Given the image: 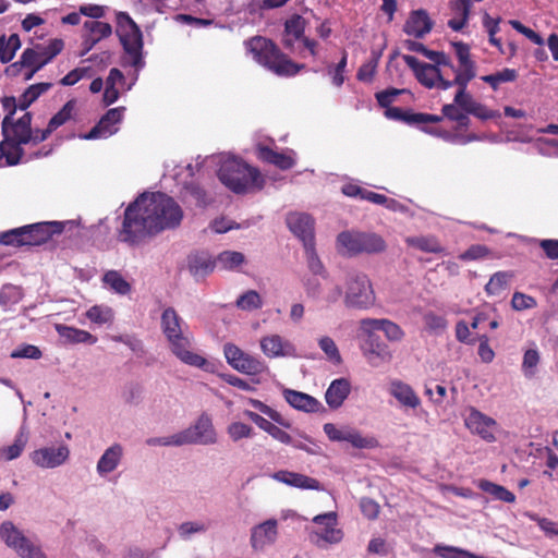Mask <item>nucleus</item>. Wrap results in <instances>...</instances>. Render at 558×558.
Here are the masks:
<instances>
[{"label":"nucleus","instance_id":"20e7f679","mask_svg":"<svg viewBox=\"0 0 558 558\" xmlns=\"http://www.w3.org/2000/svg\"><path fill=\"white\" fill-rule=\"evenodd\" d=\"M32 120L33 114L31 112H25L19 119L3 118L1 132L3 141L11 149L7 156L8 166H16L22 161L24 156L23 145H27L32 141Z\"/></svg>","mask_w":558,"mask_h":558},{"label":"nucleus","instance_id":"603ef678","mask_svg":"<svg viewBox=\"0 0 558 558\" xmlns=\"http://www.w3.org/2000/svg\"><path fill=\"white\" fill-rule=\"evenodd\" d=\"M236 306L243 311L258 310L263 306V301L257 291L248 290L238 298Z\"/></svg>","mask_w":558,"mask_h":558},{"label":"nucleus","instance_id":"864d4df0","mask_svg":"<svg viewBox=\"0 0 558 558\" xmlns=\"http://www.w3.org/2000/svg\"><path fill=\"white\" fill-rule=\"evenodd\" d=\"M24 226L2 232L0 234V244L14 247L24 246Z\"/></svg>","mask_w":558,"mask_h":558},{"label":"nucleus","instance_id":"0e129e2a","mask_svg":"<svg viewBox=\"0 0 558 558\" xmlns=\"http://www.w3.org/2000/svg\"><path fill=\"white\" fill-rule=\"evenodd\" d=\"M381 331H384L386 338L389 341H401L404 337V331L402 328L398 324L386 318Z\"/></svg>","mask_w":558,"mask_h":558},{"label":"nucleus","instance_id":"c85d7f7f","mask_svg":"<svg viewBox=\"0 0 558 558\" xmlns=\"http://www.w3.org/2000/svg\"><path fill=\"white\" fill-rule=\"evenodd\" d=\"M256 150L258 159L266 163L274 165L280 170H289L295 165V160L292 156L279 153L269 146L258 145Z\"/></svg>","mask_w":558,"mask_h":558},{"label":"nucleus","instance_id":"6e6552de","mask_svg":"<svg viewBox=\"0 0 558 558\" xmlns=\"http://www.w3.org/2000/svg\"><path fill=\"white\" fill-rule=\"evenodd\" d=\"M0 538L21 558H47L41 548L27 538L11 521L1 523Z\"/></svg>","mask_w":558,"mask_h":558},{"label":"nucleus","instance_id":"680f3d73","mask_svg":"<svg viewBox=\"0 0 558 558\" xmlns=\"http://www.w3.org/2000/svg\"><path fill=\"white\" fill-rule=\"evenodd\" d=\"M511 305L515 311H523L536 307V300L527 294L514 292L511 299Z\"/></svg>","mask_w":558,"mask_h":558},{"label":"nucleus","instance_id":"473e14b6","mask_svg":"<svg viewBox=\"0 0 558 558\" xmlns=\"http://www.w3.org/2000/svg\"><path fill=\"white\" fill-rule=\"evenodd\" d=\"M350 389V383L345 378L335 379L325 393L327 404L331 409H338L348 398Z\"/></svg>","mask_w":558,"mask_h":558},{"label":"nucleus","instance_id":"37998d69","mask_svg":"<svg viewBox=\"0 0 558 558\" xmlns=\"http://www.w3.org/2000/svg\"><path fill=\"white\" fill-rule=\"evenodd\" d=\"M76 100L66 101L63 107L49 120L48 125L53 132L73 118Z\"/></svg>","mask_w":558,"mask_h":558},{"label":"nucleus","instance_id":"bb28decb","mask_svg":"<svg viewBox=\"0 0 558 558\" xmlns=\"http://www.w3.org/2000/svg\"><path fill=\"white\" fill-rule=\"evenodd\" d=\"M389 393L405 408L416 409L421 404V399L413 388L399 379L390 383Z\"/></svg>","mask_w":558,"mask_h":558},{"label":"nucleus","instance_id":"c756f323","mask_svg":"<svg viewBox=\"0 0 558 558\" xmlns=\"http://www.w3.org/2000/svg\"><path fill=\"white\" fill-rule=\"evenodd\" d=\"M283 396L286 401L296 410L314 413L322 407V403L317 399L301 391L286 389Z\"/></svg>","mask_w":558,"mask_h":558},{"label":"nucleus","instance_id":"aec40b11","mask_svg":"<svg viewBox=\"0 0 558 558\" xmlns=\"http://www.w3.org/2000/svg\"><path fill=\"white\" fill-rule=\"evenodd\" d=\"M434 22L425 9H417L410 12L403 25V33L416 39H423L432 32Z\"/></svg>","mask_w":558,"mask_h":558},{"label":"nucleus","instance_id":"5fc2aeb1","mask_svg":"<svg viewBox=\"0 0 558 558\" xmlns=\"http://www.w3.org/2000/svg\"><path fill=\"white\" fill-rule=\"evenodd\" d=\"M318 345L330 362L335 364H340L342 362L341 354L332 338L328 336L322 337L318 341Z\"/></svg>","mask_w":558,"mask_h":558},{"label":"nucleus","instance_id":"5701e85b","mask_svg":"<svg viewBox=\"0 0 558 558\" xmlns=\"http://www.w3.org/2000/svg\"><path fill=\"white\" fill-rule=\"evenodd\" d=\"M68 457L69 449L65 446L58 448L47 447L35 450L32 454V460L40 468L52 469L61 465Z\"/></svg>","mask_w":558,"mask_h":558},{"label":"nucleus","instance_id":"f704fd0d","mask_svg":"<svg viewBox=\"0 0 558 558\" xmlns=\"http://www.w3.org/2000/svg\"><path fill=\"white\" fill-rule=\"evenodd\" d=\"M56 330L69 343H96L97 338L86 330L58 324Z\"/></svg>","mask_w":558,"mask_h":558},{"label":"nucleus","instance_id":"7ed1b4c3","mask_svg":"<svg viewBox=\"0 0 558 558\" xmlns=\"http://www.w3.org/2000/svg\"><path fill=\"white\" fill-rule=\"evenodd\" d=\"M217 174L220 182L235 194H243L253 189L262 190L265 183L257 168L236 158L223 160Z\"/></svg>","mask_w":558,"mask_h":558},{"label":"nucleus","instance_id":"2eb2a0df","mask_svg":"<svg viewBox=\"0 0 558 558\" xmlns=\"http://www.w3.org/2000/svg\"><path fill=\"white\" fill-rule=\"evenodd\" d=\"M402 59L407 65L414 72L416 80L426 88H438L440 84V77L445 74L439 72L438 65H432L429 63H422L415 57L410 54H403Z\"/></svg>","mask_w":558,"mask_h":558},{"label":"nucleus","instance_id":"a19ab883","mask_svg":"<svg viewBox=\"0 0 558 558\" xmlns=\"http://www.w3.org/2000/svg\"><path fill=\"white\" fill-rule=\"evenodd\" d=\"M21 47V40L17 34H11L9 38L0 37V60L2 63L11 61L15 52Z\"/></svg>","mask_w":558,"mask_h":558},{"label":"nucleus","instance_id":"f03ea898","mask_svg":"<svg viewBox=\"0 0 558 558\" xmlns=\"http://www.w3.org/2000/svg\"><path fill=\"white\" fill-rule=\"evenodd\" d=\"M244 46L258 64L278 76H294L304 68L303 64L293 62L269 38L254 36L245 40Z\"/></svg>","mask_w":558,"mask_h":558},{"label":"nucleus","instance_id":"4468645a","mask_svg":"<svg viewBox=\"0 0 558 558\" xmlns=\"http://www.w3.org/2000/svg\"><path fill=\"white\" fill-rule=\"evenodd\" d=\"M64 225L58 221L37 222L24 226V242L28 246H38L48 242L53 234H60Z\"/></svg>","mask_w":558,"mask_h":558},{"label":"nucleus","instance_id":"c03bdc74","mask_svg":"<svg viewBox=\"0 0 558 558\" xmlns=\"http://www.w3.org/2000/svg\"><path fill=\"white\" fill-rule=\"evenodd\" d=\"M102 281L116 293L125 295L131 292V284L117 270H109L104 275Z\"/></svg>","mask_w":558,"mask_h":558},{"label":"nucleus","instance_id":"9d476101","mask_svg":"<svg viewBox=\"0 0 558 558\" xmlns=\"http://www.w3.org/2000/svg\"><path fill=\"white\" fill-rule=\"evenodd\" d=\"M223 354L228 364L240 373L259 375L266 369V365L263 361L244 352L234 343H226Z\"/></svg>","mask_w":558,"mask_h":558},{"label":"nucleus","instance_id":"f3484780","mask_svg":"<svg viewBox=\"0 0 558 558\" xmlns=\"http://www.w3.org/2000/svg\"><path fill=\"white\" fill-rule=\"evenodd\" d=\"M286 221L290 231L302 241L303 246L315 242L314 219L310 215L291 213Z\"/></svg>","mask_w":558,"mask_h":558},{"label":"nucleus","instance_id":"58836bf2","mask_svg":"<svg viewBox=\"0 0 558 558\" xmlns=\"http://www.w3.org/2000/svg\"><path fill=\"white\" fill-rule=\"evenodd\" d=\"M407 243L422 252L441 254L445 252L444 246L435 236H413L408 238Z\"/></svg>","mask_w":558,"mask_h":558},{"label":"nucleus","instance_id":"cd10ccee","mask_svg":"<svg viewBox=\"0 0 558 558\" xmlns=\"http://www.w3.org/2000/svg\"><path fill=\"white\" fill-rule=\"evenodd\" d=\"M306 27V21L299 14H293L284 22L282 45L287 49H292L296 40H302Z\"/></svg>","mask_w":558,"mask_h":558},{"label":"nucleus","instance_id":"8fccbe9b","mask_svg":"<svg viewBox=\"0 0 558 558\" xmlns=\"http://www.w3.org/2000/svg\"><path fill=\"white\" fill-rule=\"evenodd\" d=\"M86 316L92 323L104 325L112 323L113 311L108 306L94 305L86 312Z\"/></svg>","mask_w":558,"mask_h":558},{"label":"nucleus","instance_id":"f257e3e1","mask_svg":"<svg viewBox=\"0 0 558 558\" xmlns=\"http://www.w3.org/2000/svg\"><path fill=\"white\" fill-rule=\"evenodd\" d=\"M183 218L180 205L161 192L143 193L124 210L118 240L137 246L147 238L177 228Z\"/></svg>","mask_w":558,"mask_h":558},{"label":"nucleus","instance_id":"e433bc0d","mask_svg":"<svg viewBox=\"0 0 558 558\" xmlns=\"http://www.w3.org/2000/svg\"><path fill=\"white\" fill-rule=\"evenodd\" d=\"M216 263L217 259H213L207 253H197L190 257L189 268L194 276H204L210 274L215 269Z\"/></svg>","mask_w":558,"mask_h":558},{"label":"nucleus","instance_id":"412c9836","mask_svg":"<svg viewBox=\"0 0 558 558\" xmlns=\"http://www.w3.org/2000/svg\"><path fill=\"white\" fill-rule=\"evenodd\" d=\"M465 426L487 441L495 440L494 429L496 421L476 409H471L465 417Z\"/></svg>","mask_w":558,"mask_h":558},{"label":"nucleus","instance_id":"052dcab7","mask_svg":"<svg viewBox=\"0 0 558 558\" xmlns=\"http://www.w3.org/2000/svg\"><path fill=\"white\" fill-rule=\"evenodd\" d=\"M490 251L486 245L473 244L466 251L459 255L461 260H476L485 258L489 255Z\"/></svg>","mask_w":558,"mask_h":558},{"label":"nucleus","instance_id":"72a5a7b5","mask_svg":"<svg viewBox=\"0 0 558 558\" xmlns=\"http://www.w3.org/2000/svg\"><path fill=\"white\" fill-rule=\"evenodd\" d=\"M314 522L317 524L325 525V529L322 533H319V536L322 539L328 543H338L342 539V532L341 530H338L335 527L336 525V514L325 513V514H318L314 518Z\"/></svg>","mask_w":558,"mask_h":558},{"label":"nucleus","instance_id":"4c0bfd02","mask_svg":"<svg viewBox=\"0 0 558 558\" xmlns=\"http://www.w3.org/2000/svg\"><path fill=\"white\" fill-rule=\"evenodd\" d=\"M477 486L480 489L492 495L497 500L508 504H513L515 501L514 494L501 485L487 480H481Z\"/></svg>","mask_w":558,"mask_h":558},{"label":"nucleus","instance_id":"4be33fe9","mask_svg":"<svg viewBox=\"0 0 558 558\" xmlns=\"http://www.w3.org/2000/svg\"><path fill=\"white\" fill-rule=\"evenodd\" d=\"M363 354L373 366H378L379 363L389 362L392 359L389 347L381 341L378 335L366 337Z\"/></svg>","mask_w":558,"mask_h":558},{"label":"nucleus","instance_id":"de8ad7c7","mask_svg":"<svg viewBox=\"0 0 558 558\" xmlns=\"http://www.w3.org/2000/svg\"><path fill=\"white\" fill-rule=\"evenodd\" d=\"M29 53L21 54L19 61L11 63L5 69V74L10 77H21L23 81H29L33 76H27L28 70H31V65L28 64Z\"/></svg>","mask_w":558,"mask_h":558},{"label":"nucleus","instance_id":"49530a36","mask_svg":"<svg viewBox=\"0 0 558 558\" xmlns=\"http://www.w3.org/2000/svg\"><path fill=\"white\" fill-rule=\"evenodd\" d=\"M518 77V72L514 69H504L497 73L484 75L482 81L489 84L494 90H497L499 85L507 82H513Z\"/></svg>","mask_w":558,"mask_h":558},{"label":"nucleus","instance_id":"bf43d9fd","mask_svg":"<svg viewBox=\"0 0 558 558\" xmlns=\"http://www.w3.org/2000/svg\"><path fill=\"white\" fill-rule=\"evenodd\" d=\"M379 57V54L373 53V59L360 66L356 73L359 81L371 82L374 78Z\"/></svg>","mask_w":558,"mask_h":558},{"label":"nucleus","instance_id":"1a4fd4ad","mask_svg":"<svg viewBox=\"0 0 558 558\" xmlns=\"http://www.w3.org/2000/svg\"><path fill=\"white\" fill-rule=\"evenodd\" d=\"M166 339L169 343L171 353L182 363L197 368H205L208 364L204 356L192 351L193 337L189 330L181 333L170 335Z\"/></svg>","mask_w":558,"mask_h":558},{"label":"nucleus","instance_id":"338daca9","mask_svg":"<svg viewBox=\"0 0 558 558\" xmlns=\"http://www.w3.org/2000/svg\"><path fill=\"white\" fill-rule=\"evenodd\" d=\"M362 199L367 201L369 203L376 204V205H383L387 208H391L392 205L396 204V201L392 198L387 197L384 194H379L369 190L364 189L363 197Z\"/></svg>","mask_w":558,"mask_h":558},{"label":"nucleus","instance_id":"f8f14e48","mask_svg":"<svg viewBox=\"0 0 558 558\" xmlns=\"http://www.w3.org/2000/svg\"><path fill=\"white\" fill-rule=\"evenodd\" d=\"M324 432L331 441H348L353 447L359 449H373L378 446L375 437H364L362 434L353 428L344 427L338 428L332 423L324 425Z\"/></svg>","mask_w":558,"mask_h":558},{"label":"nucleus","instance_id":"dca6fc26","mask_svg":"<svg viewBox=\"0 0 558 558\" xmlns=\"http://www.w3.org/2000/svg\"><path fill=\"white\" fill-rule=\"evenodd\" d=\"M454 48L461 72L453 78L452 83L457 86L469 85V83L476 76V65L471 59L470 46L462 41L451 43Z\"/></svg>","mask_w":558,"mask_h":558},{"label":"nucleus","instance_id":"09e8293b","mask_svg":"<svg viewBox=\"0 0 558 558\" xmlns=\"http://www.w3.org/2000/svg\"><path fill=\"white\" fill-rule=\"evenodd\" d=\"M245 260L240 252L225 251L217 256V264L226 270H234Z\"/></svg>","mask_w":558,"mask_h":558},{"label":"nucleus","instance_id":"ddd939ff","mask_svg":"<svg viewBox=\"0 0 558 558\" xmlns=\"http://www.w3.org/2000/svg\"><path fill=\"white\" fill-rule=\"evenodd\" d=\"M64 47L62 39L54 38L49 41L48 46L36 48H27L23 51L24 54L29 53V60L27 61L31 65V70L27 72V76H34L41 68L49 63L56 56H58Z\"/></svg>","mask_w":558,"mask_h":558},{"label":"nucleus","instance_id":"39448f33","mask_svg":"<svg viewBox=\"0 0 558 558\" xmlns=\"http://www.w3.org/2000/svg\"><path fill=\"white\" fill-rule=\"evenodd\" d=\"M116 34L120 39L124 52L130 58V64L135 69L144 66L143 35L138 25L126 12L116 14Z\"/></svg>","mask_w":558,"mask_h":558},{"label":"nucleus","instance_id":"393cba45","mask_svg":"<svg viewBox=\"0 0 558 558\" xmlns=\"http://www.w3.org/2000/svg\"><path fill=\"white\" fill-rule=\"evenodd\" d=\"M272 477L278 482L300 489L319 490L322 488L319 481L316 478L296 472L281 470L276 472Z\"/></svg>","mask_w":558,"mask_h":558},{"label":"nucleus","instance_id":"423d86ee","mask_svg":"<svg viewBox=\"0 0 558 558\" xmlns=\"http://www.w3.org/2000/svg\"><path fill=\"white\" fill-rule=\"evenodd\" d=\"M338 251L342 255L377 254L386 250V242L372 232L343 231L337 236Z\"/></svg>","mask_w":558,"mask_h":558},{"label":"nucleus","instance_id":"6ab92c4d","mask_svg":"<svg viewBox=\"0 0 558 558\" xmlns=\"http://www.w3.org/2000/svg\"><path fill=\"white\" fill-rule=\"evenodd\" d=\"M468 85L458 86L454 95V102L466 113L472 114L481 120H489L495 118V111L488 109L485 105L476 101L471 94L466 92Z\"/></svg>","mask_w":558,"mask_h":558},{"label":"nucleus","instance_id":"9b49d317","mask_svg":"<svg viewBox=\"0 0 558 558\" xmlns=\"http://www.w3.org/2000/svg\"><path fill=\"white\" fill-rule=\"evenodd\" d=\"M179 435L182 446L190 444L211 445L217 441L211 418L207 414H202L193 425L179 432Z\"/></svg>","mask_w":558,"mask_h":558},{"label":"nucleus","instance_id":"a878e982","mask_svg":"<svg viewBox=\"0 0 558 558\" xmlns=\"http://www.w3.org/2000/svg\"><path fill=\"white\" fill-rule=\"evenodd\" d=\"M277 537V521L275 519L267 520L255 526L251 534V544L255 549H263L265 546L272 544Z\"/></svg>","mask_w":558,"mask_h":558},{"label":"nucleus","instance_id":"13d9d810","mask_svg":"<svg viewBox=\"0 0 558 558\" xmlns=\"http://www.w3.org/2000/svg\"><path fill=\"white\" fill-rule=\"evenodd\" d=\"M539 363V354L535 349L526 350L523 355L522 371L526 377H533L536 372V366Z\"/></svg>","mask_w":558,"mask_h":558},{"label":"nucleus","instance_id":"b1692460","mask_svg":"<svg viewBox=\"0 0 558 558\" xmlns=\"http://www.w3.org/2000/svg\"><path fill=\"white\" fill-rule=\"evenodd\" d=\"M260 349L268 357L294 356V345L279 335H270L260 339Z\"/></svg>","mask_w":558,"mask_h":558},{"label":"nucleus","instance_id":"7c9ffc66","mask_svg":"<svg viewBox=\"0 0 558 558\" xmlns=\"http://www.w3.org/2000/svg\"><path fill=\"white\" fill-rule=\"evenodd\" d=\"M244 415L253 423H255L260 429L268 433L276 440L284 445L292 444V437L287 432H284L274 423L269 422L262 415L250 410L244 411Z\"/></svg>","mask_w":558,"mask_h":558},{"label":"nucleus","instance_id":"79ce46f5","mask_svg":"<svg viewBox=\"0 0 558 558\" xmlns=\"http://www.w3.org/2000/svg\"><path fill=\"white\" fill-rule=\"evenodd\" d=\"M512 277V274L507 271H497L495 272L489 281L485 286V292L488 295H498L502 291H505L508 287V282L510 278Z\"/></svg>","mask_w":558,"mask_h":558},{"label":"nucleus","instance_id":"6e6d98bb","mask_svg":"<svg viewBox=\"0 0 558 558\" xmlns=\"http://www.w3.org/2000/svg\"><path fill=\"white\" fill-rule=\"evenodd\" d=\"M248 403L256 410H258L262 413H264L265 415H267L270 420H272L277 424H279L283 427H290V424L284 421L283 416L278 411L271 409L269 405L265 404L264 402L256 400V399H250Z\"/></svg>","mask_w":558,"mask_h":558},{"label":"nucleus","instance_id":"4d7b16f0","mask_svg":"<svg viewBox=\"0 0 558 558\" xmlns=\"http://www.w3.org/2000/svg\"><path fill=\"white\" fill-rule=\"evenodd\" d=\"M228 435L233 441H239L242 438H251L254 435V429L248 424L242 422H233L228 426Z\"/></svg>","mask_w":558,"mask_h":558},{"label":"nucleus","instance_id":"3c124183","mask_svg":"<svg viewBox=\"0 0 558 558\" xmlns=\"http://www.w3.org/2000/svg\"><path fill=\"white\" fill-rule=\"evenodd\" d=\"M84 29L87 31L88 34L96 38L98 41L110 37L112 34L111 25L100 21H86L84 23Z\"/></svg>","mask_w":558,"mask_h":558},{"label":"nucleus","instance_id":"a211bd4d","mask_svg":"<svg viewBox=\"0 0 558 558\" xmlns=\"http://www.w3.org/2000/svg\"><path fill=\"white\" fill-rule=\"evenodd\" d=\"M125 108L117 107L109 109L99 120V122L86 134L85 140H95L98 137H108L118 131L116 125L121 122Z\"/></svg>","mask_w":558,"mask_h":558},{"label":"nucleus","instance_id":"a18cd8bd","mask_svg":"<svg viewBox=\"0 0 558 558\" xmlns=\"http://www.w3.org/2000/svg\"><path fill=\"white\" fill-rule=\"evenodd\" d=\"M305 250V256H306V263L310 271L313 275L322 276L325 278L327 276V271L325 269L324 264L322 263L320 258L318 257L316 250H315V242L307 244L304 246Z\"/></svg>","mask_w":558,"mask_h":558},{"label":"nucleus","instance_id":"ea45409f","mask_svg":"<svg viewBox=\"0 0 558 558\" xmlns=\"http://www.w3.org/2000/svg\"><path fill=\"white\" fill-rule=\"evenodd\" d=\"M439 72H444L445 74L440 77V84H438L439 89H449L452 86H457V83H452L453 78L461 72V66L457 68L449 56L446 57V62L439 65Z\"/></svg>","mask_w":558,"mask_h":558},{"label":"nucleus","instance_id":"e2e57ef3","mask_svg":"<svg viewBox=\"0 0 558 558\" xmlns=\"http://www.w3.org/2000/svg\"><path fill=\"white\" fill-rule=\"evenodd\" d=\"M12 359H33L38 360L43 356L40 349L33 344H24L13 350L10 354Z\"/></svg>","mask_w":558,"mask_h":558},{"label":"nucleus","instance_id":"0eeeda50","mask_svg":"<svg viewBox=\"0 0 558 558\" xmlns=\"http://www.w3.org/2000/svg\"><path fill=\"white\" fill-rule=\"evenodd\" d=\"M375 302V292L367 275L355 270L348 272L344 280V305L348 308L368 310Z\"/></svg>","mask_w":558,"mask_h":558},{"label":"nucleus","instance_id":"774afa93","mask_svg":"<svg viewBox=\"0 0 558 558\" xmlns=\"http://www.w3.org/2000/svg\"><path fill=\"white\" fill-rule=\"evenodd\" d=\"M363 515L369 520H374L379 514V505L371 498H362L360 502Z\"/></svg>","mask_w":558,"mask_h":558},{"label":"nucleus","instance_id":"2f4dec72","mask_svg":"<svg viewBox=\"0 0 558 558\" xmlns=\"http://www.w3.org/2000/svg\"><path fill=\"white\" fill-rule=\"evenodd\" d=\"M160 327L166 338L170 335L181 333L187 330L183 318L173 307L163 310L160 317Z\"/></svg>","mask_w":558,"mask_h":558},{"label":"nucleus","instance_id":"c9c22d12","mask_svg":"<svg viewBox=\"0 0 558 558\" xmlns=\"http://www.w3.org/2000/svg\"><path fill=\"white\" fill-rule=\"evenodd\" d=\"M122 457V447L118 444L109 447L100 457L97 463V471L100 475L112 472L119 464Z\"/></svg>","mask_w":558,"mask_h":558},{"label":"nucleus","instance_id":"69168bd1","mask_svg":"<svg viewBox=\"0 0 558 558\" xmlns=\"http://www.w3.org/2000/svg\"><path fill=\"white\" fill-rule=\"evenodd\" d=\"M404 93V89L388 88L376 93L375 97L378 105L383 108H388L400 94Z\"/></svg>","mask_w":558,"mask_h":558}]
</instances>
